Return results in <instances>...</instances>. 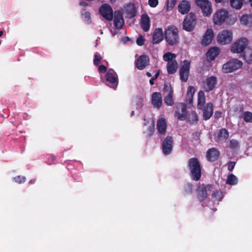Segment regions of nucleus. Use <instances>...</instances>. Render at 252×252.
Here are the masks:
<instances>
[{
    "instance_id": "f257e3e1",
    "label": "nucleus",
    "mask_w": 252,
    "mask_h": 252,
    "mask_svg": "<svg viewBox=\"0 0 252 252\" xmlns=\"http://www.w3.org/2000/svg\"><path fill=\"white\" fill-rule=\"evenodd\" d=\"M187 167L189 171L191 179L195 181L200 180L202 176V167L199 159L195 157L189 158L187 162Z\"/></svg>"
},
{
    "instance_id": "f03ea898",
    "label": "nucleus",
    "mask_w": 252,
    "mask_h": 252,
    "mask_svg": "<svg viewBox=\"0 0 252 252\" xmlns=\"http://www.w3.org/2000/svg\"><path fill=\"white\" fill-rule=\"evenodd\" d=\"M213 22L216 25H221L224 22L226 24L232 25L236 21L235 19H233L229 15L228 12L224 9H219L215 12L213 15Z\"/></svg>"
},
{
    "instance_id": "7ed1b4c3",
    "label": "nucleus",
    "mask_w": 252,
    "mask_h": 252,
    "mask_svg": "<svg viewBox=\"0 0 252 252\" xmlns=\"http://www.w3.org/2000/svg\"><path fill=\"white\" fill-rule=\"evenodd\" d=\"M179 31L175 26L167 27L164 31V38L168 45H177L179 41Z\"/></svg>"
},
{
    "instance_id": "20e7f679",
    "label": "nucleus",
    "mask_w": 252,
    "mask_h": 252,
    "mask_svg": "<svg viewBox=\"0 0 252 252\" xmlns=\"http://www.w3.org/2000/svg\"><path fill=\"white\" fill-rule=\"evenodd\" d=\"M249 40L246 37H241L233 43L231 47V51L233 53H241L247 48Z\"/></svg>"
},
{
    "instance_id": "39448f33",
    "label": "nucleus",
    "mask_w": 252,
    "mask_h": 252,
    "mask_svg": "<svg viewBox=\"0 0 252 252\" xmlns=\"http://www.w3.org/2000/svg\"><path fill=\"white\" fill-rule=\"evenodd\" d=\"M243 63L238 59H231L223 64L222 70L223 73H228L233 72L240 68Z\"/></svg>"
},
{
    "instance_id": "423d86ee",
    "label": "nucleus",
    "mask_w": 252,
    "mask_h": 252,
    "mask_svg": "<svg viewBox=\"0 0 252 252\" xmlns=\"http://www.w3.org/2000/svg\"><path fill=\"white\" fill-rule=\"evenodd\" d=\"M196 25V17L193 12H190L185 18L183 23V29L187 32L192 31Z\"/></svg>"
},
{
    "instance_id": "0eeeda50",
    "label": "nucleus",
    "mask_w": 252,
    "mask_h": 252,
    "mask_svg": "<svg viewBox=\"0 0 252 252\" xmlns=\"http://www.w3.org/2000/svg\"><path fill=\"white\" fill-rule=\"evenodd\" d=\"M195 3L201 9L204 16L209 17L211 15L213 10L210 0H195Z\"/></svg>"
},
{
    "instance_id": "6e6552de",
    "label": "nucleus",
    "mask_w": 252,
    "mask_h": 252,
    "mask_svg": "<svg viewBox=\"0 0 252 252\" xmlns=\"http://www.w3.org/2000/svg\"><path fill=\"white\" fill-rule=\"evenodd\" d=\"M191 62L185 60L183 62L179 69L180 79L183 82H186L188 80L189 75Z\"/></svg>"
},
{
    "instance_id": "1a4fd4ad",
    "label": "nucleus",
    "mask_w": 252,
    "mask_h": 252,
    "mask_svg": "<svg viewBox=\"0 0 252 252\" xmlns=\"http://www.w3.org/2000/svg\"><path fill=\"white\" fill-rule=\"evenodd\" d=\"M163 92L164 96V102L167 106L173 105L174 101L173 99L174 91L170 85L165 84L164 85Z\"/></svg>"
},
{
    "instance_id": "9d476101",
    "label": "nucleus",
    "mask_w": 252,
    "mask_h": 252,
    "mask_svg": "<svg viewBox=\"0 0 252 252\" xmlns=\"http://www.w3.org/2000/svg\"><path fill=\"white\" fill-rule=\"evenodd\" d=\"M105 78L107 85L114 89L117 88L118 84V78L113 69H110L106 73Z\"/></svg>"
},
{
    "instance_id": "9b49d317",
    "label": "nucleus",
    "mask_w": 252,
    "mask_h": 252,
    "mask_svg": "<svg viewBox=\"0 0 252 252\" xmlns=\"http://www.w3.org/2000/svg\"><path fill=\"white\" fill-rule=\"evenodd\" d=\"M212 188L210 184L199 185L197 189V198L200 202L204 201L208 196L207 192L210 191Z\"/></svg>"
},
{
    "instance_id": "f8f14e48",
    "label": "nucleus",
    "mask_w": 252,
    "mask_h": 252,
    "mask_svg": "<svg viewBox=\"0 0 252 252\" xmlns=\"http://www.w3.org/2000/svg\"><path fill=\"white\" fill-rule=\"evenodd\" d=\"M233 35L231 31L223 30L217 36V40L222 45L229 43L232 40Z\"/></svg>"
},
{
    "instance_id": "ddd939ff",
    "label": "nucleus",
    "mask_w": 252,
    "mask_h": 252,
    "mask_svg": "<svg viewBox=\"0 0 252 252\" xmlns=\"http://www.w3.org/2000/svg\"><path fill=\"white\" fill-rule=\"evenodd\" d=\"M99 12L102 16L108 21L113 18V11L112 7L107 3L102 4L99 8Z\"/></svg>"
},
{
    "instance_id": "4468645a",
    "label": "nucleus",
    "mask_w": 252,
    "mask_h": 252,
    "mask_svg": "<svg viewBox=\"0 0 252 252\" xmlns=\"http://www.w3.org/2000/svg\"><path fill=\"white\" fill-rule=\"evenodd\" d=\"M174 144L173 138L171 136H167L163 140L161 148L163 154L165 155L170 154L173 150Z\"/></svg>"
},
{
    "instance_id": "2eb2a0df",
    "label": "nucleus",
    "mask_w": 252,
    "mask_h": 252,
    "mask_svg": "<svg viewBox=\"0 0 252 252\" xmlns=\"http://www.w3.org/2000/svg\"><path fill=\"white\" fill-rule=\"evenodd\" d=\"M217 78L215 76H211L206 78L203 82L204 89L207 92L212 91L216 87L217 84Z\"/></svg>"
},
{
    "instance_id": "dca6fc26",
    "label": "nucleus",
    "mask_w": 252,
    "mask_h": 252,
    "mask_svg": "<svg viewBox=\"0 0 252 252\" xmlns=\"http://www.w3.org/2000/svg\"><path fill=\"white\" fill-rule=\"evenodd\" d=\"M202 111V120L207 121L213 116L214 105L212 102L207 103L202 109H199Z\"/></svg>"
},
{
    "instance_id": "f3484780",
    "label": "nucleus",
    "mask_w": 252,
    "mask_h": 252,
    "mask_svg": "<svg viewBox=\"0 0 252 252\" xmlns=\"http://www.w3.org/2000/svg\"><path fill=\"white\" fill-rule=\"evenodd\" d=\"M125 23L123 15L120 10L114 12V25L115 27L118 30L121 29Z\"/></svg>"
},
{
    "instance_id": "a211bd4d",
    "label": "nucleus",
    "mask_w": 252,
    "mask_h": 252,
    "mask_svg": "<svg viewBox=\"0 0 252 252\" xmlns=\"http://www.w3.org/2000/svg\"><path fill=\"white\" fill-rule=\"evenodd\" d=\"M149 63V58L147 55H141L136 60L135 65L139 70H143Z\"/></svg>"
},
{
    "instance_id": "6ab92c4d",
    "label": "nucleus",
    "mask_w": 252,
    "mask_h": 252,
    "mask_svg": "<svg viewBox=\"0 0 252 252\" xmlns=\"http://www.w3.org/2000/svg\"><path fill=\"white\" fill-rule=\"evenodd\" d=\"M220 156V152L218 149L215 148L209 149L206 152V158L211 162L217 160Z\"/></svg>"
},
{
    "instance_id": "aec40b11",
    "label": "nucleus",
    "mask_w": 252,
    "mask_h": 252,
    "mask_svg": "<svg viewBox=\"0 0 252 252\" xmlns=\"http://www.w3.org/2000/svg\"><path fill=\"white\" fill-rule=\"evenodd\" d=\"M164 35L161 28L156 29L153 34V43L157 44L160 43L163 39Z\"/></svg>"
},
{
    "instance_id": "412c9836",
    "label": "nucleus",
    "mask_w": 252,
    "mask_h": 252,
    "mask_svg": "<svg viewBox=\"0 0 252 252\" xmlns=\"http://www.w3.org/2000/svg\"><path fill=\"white\" fill-rule=\"evenodd\" d=\"M214 34L211 29H208L206 30L203 37L201 43L203 45L207 46L211 43L213 38Z\"/></svg>"
},
{
    "instance_id": "4be33fe9",
    "label": "nucleus",
    "mask_w": 252,
    "mask_h": 252,
    "mask_svg": "<svg viewBox=\"0 0 252 252\" xmlns=\"http://www.w3.org/2000/svg\"><path fill=\"white\" fill-rule=\"evenodd\" d=\"M162 95L160 93L155 92L152 94V103L154 107L159 108L162 105Z\"/></svg>"
},
{
    "instance_id": "5701e85b",
    "label": "nucleus",
    "mask_w": 252,
    "mask_h": 252,
    "mask_svg": "<svg viewBox=\"0 0 252 252\" xmlns=\"http://www.w3.org/2000/svg\"><path fill=\"white\" fill-rule=\"evenodd\" d=\"M179 109L181 110V112L180 111L176 112V115L177 116V119L180 121L185 120L187 118V114L186 105L184 103L181 104L179 106Z\"/></svg>"
},
{
    "instance_id": "b1692460",
    "label": "nucleus",
    "mask_w": 252,
    "mask_h": 252,
    "mask_svg": "<svg viewBox=\"0 0 252 252\" xmlns=\"http://www.w3.org/2000/svg\"><path fill=\"white\" fill-rule=\"evenodd\" d=\"M190 9V2L187 0H182L178 5V10L182 14H187Z\"/></svg>"
},
{
    "instance_id": "393cba45",
    "label": "nucleus",
    "mask_w": 252,
    "mask_h": 252,
    "mask_svg": "<svg viewBox=\"0 0 252 252\" xmlns=\"http://www.w3.org/2000/svg\"><path fill=\"white\" fill-rule=\"evenodd\" d=\"M157 129L160 134H164L167 129V123L165 119L161 118L158 120L157 124Z\"/></svg>"
},
{
    "instance_id": "a878e982",
    "label": "nucleus",
    "mask_w": 252,
    "mask_h": 252,
    "mask_svg": "<svg viewBox=\"0 0 252 252\" xmlns=\"http://www.w3.org/2000/svg\"><path fill=\"white\" fill-rule=\"evenodd\" d=\"M220 49L217 47L211 48L206 53V57L208 60L212 61L220 54Z\"/></svg>"
},
{
    "instance_id": "bb28decb",
    "label": "nucleus",
    "mask_w": 252,
    "mask_h": 252,
    "mask_svg": "<svg viewBox=\"0 0 252 252\" xmlns=\"http://www.w3.org/2000/svg\"><path fill=\"white\" fill-rule=\"evenodd\" d=\"M141 26L145 32H147L150 29V19L147 14H142L141 16Z\"/></svg>"
},
{
    "instance_id": "cd10ccee",
    "label": "nucleus",
    "mask_w": 252,
    "mask_h": 252,
    "mask_svg": "<svg viewBox=\"0 0 252 252\" xmlns=\"http://www.w3.org/2000/svg\"><path fill=\"white\" fill-rule=\"evenodd\" d=\"M229 136V133L226 128H221L217 133L216 141H218L226 140L228 138Z\"/></svg>"
},
{
    "instance_id": "c85d7f7f",
    "label": "nucleus",
    "mask_w": 252,
    "mask_h": 252,
    "mask_svg": "<svg viewBox=\"0 0 252 252\" xmlns=\"http://www.w3.org/2000/svg\"><path fill=\"white\" fill-rule=\"evenodd\" d=\"M136 12L135 6L133 3H130L126 7V12L128 18L134 17L136 15Z\"/></svg>"
},
{
    "instance_id": "c756f323",
    "label": "nucleus",
    "mask_w": 252,
    "mask_h": 252,
    "mask_svg": "<svg viewBox=\"0 0 252 252\" xmlns=\"http://www.w3.org/2000/svg\"><path fill=\"white\" fill-rule=\"evenodd\" d=\"M206 98L204 92L200 91L198 93V100L197 107L198 109H202L205 106Z\"/></svg>"
},
{
    "instance_id": "7c9ffc66",
    "label": "nucleus",
    "mask_w": 252,
    "mask_h": 252,
    "mask_svg": "<svg viewBox=\"0 0 252 252\" xmlns=\"http://www.w3.org/2000/svg\"><path fill=\"white\" fill-rule=\"evenodd\" d=\"M178 64L176 60L168 62L167 64V70L169 74L175 73L178 69Z\"/></svg>"
},
{
    "instance_id": "2f4dec72",
    "label": "nucleus",
    "mask_w": 252,
    "mask_h": 252,
    "mask_svg": "<svg viewBox=\"0 0 252 252\" xmlns=\"http://www.w3.org/2000/svg\"><path fill=\"white\" fill-rule=\"evenodd\" d=\"M240 21L243 25L251 27L252 26V15H243L241 17Z\"/></svg>"
},
{
    "instance_id": "473e14b6",
    "label": "nucleus",
    "mask_w": 252,
    "mask_h": 252,
    "mask_svg": "<svg viewBox=\"0 0 252 252\" xmlns=\"http://www.w3.org/2000/svg\"><path fill=\"white\" fill-rule=\"evenodd\" d=\"M188 121L191 125H196L198 121V116L195 111H192L189 114Z\"/></svg>"
},
{
    "instance_id": "72a5a7b5",
    "label": "nucleus",
    "mask_w": 252,
    "mask_h": 252,
    "mask_svg": "<svg viewBox=\"0 0 252 252\" xmlns=\"http://www.w3.org/2000/svg\"><path fill=\"white\" fill-rule=\"evenodd\" d=\"M243 58L246 62H247L248 63H252V49L249 48H247L244 52Z\"/></svg>"
},
{
    "instance_id": "f704fd0d",
    "label": "nucleus",
    "mask_w": 252,
    "mask_h": 252,
    "mask_svg": "<svg viewBox=\"0 0 252 252\" xmlns=\"http://www.w3.org/2000/svg\"><path fill=\"white\" fill-rule=\"evenodd\" d=\"M82 18L87 24H90L91 22V13L86 11L85 9H83L81 11Z\"/></svg>"
},
{
    "instance_id": "c9c22d12",
    "label": "nucleus",
    "mask_w": 252,
    "mask_h": 252,
    "mask_svg": "<svg viewBox=\"0 0 252 252\" xmlns=\"http://www.w3.org/2000/svg\"><path fill=\"white\" fill-rule=\"evenodd\" d=\"M237 178L234 175L231 174L228 175L226 183L230 185H235L237 184Z\"/></svg>"
},
{
    "instance_id": "e433bc0d",
    "label": "nucleus",
    "mask_w": 252,
    "mask_h": 252,
    "mask_svg": "<svg viewBox=\"0 0 252 252\" xmlns=\"http://www.w3.org/2000/svg\"><path fill=\"white\" fill-rule=\"evenodd\" d=\"M176 57V54L171 52H167L163 55V59L165 61L168 62V63L171 61H175V58Z\"/></svg>"
},
{
    "instance_id": "4c0bfd02",
    "label": "nucleus",
    "mask_w": 252,
    "mask_h": 252,
    "mask_svg": "<svg viewBox=\"0 0 252 252\" xmlns=\"http://www.w3.org/2000/svg\"><path fill=\"white\" fill-rule=\"evenodd\" d=\"M230 3L232 7L236 9H241L243 5L242 0H230Z\"/></svg>"
},
{
    "instance_id": "58836bf2",
    "label": "nucleus",
    "mask_w": 252,
    "mask_h": 252,
    "mask_svg": "<svg viewBox=\"0 0 252 252\" xmlns=\"http://www.w3.org/2000/svg\"><path fill=\"white\" fill-rule=\"evenodd\" d=\"M184 190L185 194H191L193 191L192 185L191 183H187L185 186Z\"/></svg>"
},
{
    "instance_id": "ea45409f",
    "label": "nucleus",
    "mask_w": 252,
    "mask_h": 252,
    "mask_svg": "<svg viewBox=\"0 0 252 252\" xmlns=\"http://www.w3.org/2000/svg\"><path fill=\"white\" fill-rule=\"evenodd\" d=\"M243 119L246 123L251 122L252 121V113L250 111H246L243 114Z\"/></svg>"
},
{
    "instance_id": "a19ab883",
    "label": "nucleus",
    "mask_w": 252,
    "mask_h": 252,
    "mask_svg": "<svg viewBox=\"0 0 252 252\" xmlns=\"http://www.w3.org/2000/svg\"><path fill=\"white\" fill-rule=\"evenodd\" d=\"M177 0H167L166 9L167 11L172 10L176 3Z\"/></svg>"
},
{
    "instance_id": "79ce46f5",
    "label": "nucleus",
    "mask_w": 252,
    "mask_h": 252,
    "mask_svg": "<svg viewBox=\"0 0 252 252\" xmlns=\"http://www.w3.org/2000/svg\"><path fill=\"white\" fill-rule=\"evenodd\" d=\"M155 132V124L154 123H152L151 125H150L147 129V136H151L153 135Z\"/></svg>"
},
{
    "instance_id": "37998d69",
    "label": "nucleus",
    "mask_w": 252,
    "mask_h": 252,
    "mask_svg": "<svg viewBox=\"0 0 252 252\" xmlns=\"http://www.w3.org/2000/svg\"><path fill=\"white\" fill-rule=\"evenodd\" d=\"M239 147V142L235 139H231L229 142V148L231 149H237Z\"/></svg>"
},
{
    "instance_id": "c03bdc74",
    "label": "nucleus",
    "mask_w": 252,
    "mask_h": 252,
    "mask_svg": "<svg viewBox=\"0 0 252 252\" xmlns=\"http://www.w3.org/2000/svg\"><path fill=\"white\" fill-rule=\"evenodd\" d=\"M102 57L101 55L96 53L95 54L94 56V64L97 66L98 65L99 62L102 60Z\"/></svg>"
},
{
    "instance_id": "a18cd8bd",
    "label": "nucleus",
    "mask_w": 252,
    "mask_h": 252,
    "mask_svg": "<svg viewBox=\"0 0 252 252\" xmlns=\"http://www.w3.org/2000/svg\"><path fill=\"white\" fill-rule=\"evenodd\" d=\"M14 180L15 182L18 184H22L25 182L26 178L24 176H21L19 175L14 177Z\"/></svg>"
},
{
    "instance_id": "49530a36",
    "label": "nucleus",
    "mask_w": 252,
    "mask_h": 252,
    "mask_svg": "<svg viewBox=\"0 0 252 252\" xmlns=\"http://www.w3.org/2000/svg\"><path fill=\"white\" fill-rule=\"evenodd\" d=\"M144 41H145V39L144 38L143 36L141 35H140L139 36V37L137 38L136 41V44L138 46H140L144 45Z\"/></svg>"
},
{
    "instance_id": "de8ad7c7",
    "label": "nucleus",
    "mask_w": 252,
    "mask_h": 252,
    "mask_svg": "<svg viewBox=\"0 0 252 252\" xmlns=\"http://www.w3.org/2000/svg\"><path fill=\"white\" fill-rule=\"evenodd\" d=\"M195 92V88L193 86H189L188 88L187 95H194Z\"/></svg>"
},
{
    "instance_id": "09e8293b",
    "label": "nucleus",
    "mask_w": 252,
    "mask_h": 252,
    "mask_svg": "<svg viewBox=\"0 0 252 252\" xmlns=\"http://www.w3.org/2000/svg\"><path fill=\"white\" fill-rule=\"evenodd\" d=\"M148 3L151 7H155L158 5V0H149Z\"/></svg>"
},
{
    "instance_id": "8fccbe9b",
    "label": "nucleus",
    "mask_w": 252,
    "mask_h": 252,
    "mask_svg": "<svg viewBox=\"0 0 252 252\" xmlns=\"http://www.w3.org/2000/svg\"><path fill=\"white\" fill-rule=\"evenodd\" d=\"M236 164V162L234 161H230L228 162L227 165V169L229 171H232Z\"/></svg>"
},
{
    "instance_id": "3c124183",
    "label": "nucleus",
    "mask_w": 252,
    "mask_h": 252,
    "mask_svg": "<svg viewBox=\"0 0 252 252\" xmlns=\"http://www.w3.org/2000/svg\"><path fill=\"white\" fill-rule=\"evenodd\" d=\"M159 75V71H158L149 81L150 84L151 85H154V81L157 79Z\"/></svg>"
},
{
    "instance_id": "603ef678",
    "label": "nucleus",
    "mask_w": 252,
    "mask_h": 252,
    "mask_svg": "<svg viewBox=\"0 0 252 252\" xmlns=\"http://www.w3.org/2000/svg\"><path fill=\"white\" fill-rule=\"evenodd\" d=\"M107 70V67L104 65H100L98 66V71L99 73H103Z\"/></svg>"
},
{
    "instance_id": "864d4df0",
    "label": "nucleus",
    "mask_w": 252,
    "mask_h": 252,
    "mask_svg": "<svg viewBox=\"0 0 252 252\" xmlns=\"http://www.w3.org/2000/svg\"><path fill=\"white\" fill-rule=\"evenodd\" d=\"M193 96L192 95H187L186 99V102L188 103L189 104H191L193 102Z\"/></svg>"
},
{
    "instance_id": "5fc2aeb1",
    "label": "nucleus",
    "mask_w": 252,
    "mask_h": 252,
    "mask_svg": "<svg viewBox=\"0 0 252 252\" xmlns=\"http://www.w3.org/2000/svg\"><path fill=\"white\" fill-rule=\"evenodd\" d=\"M200 133L198 131H196L192 133V137L195 140H197L200 136Z\"/></svg>"
},
{
    "instance_id": "6e6d98bb",
    "label": "nucleus",
    "mask_w": 252,
    "mask_h": 252,
    "mask_svg": "<svg viewBox=\"0 0 252 252\" xmlns=\"http://www.w3.org/2000/svg\"><path fill=\"white\" fill-rule=\"evenodd\" d=\"M222 112L220 111H217L215 112L214 117L216 119H219L221 117Z\"/></svg>"
},
{
    "instance_id": "4d7b16f0",
    "label": "nucleus",
    "mask_w": 252,
    "mask_h": 252,
    "mask_svg": "<svg viewBox=\"0 0 252 252\" xmlns=\"http://www.w3.org/2000/svg\"><path fill=\"white\" fill-rule=\"evenodd\" d=\"M79 4L81 6H84V7L88 5V4L87 2H86L85 1H81Z\"/></svg>"
},
{
    "instance_id": "13d9d810",
    "label": "nucleus",
    "mask_w": 252,
    "mask_h": 252,
    "mask_svg": "<svg viewBox=\"0 0 252 252\" xmlns=\"http://www.w3.org/2000/svg\"><path fill=\"white\" fill-rule=\"evenodd\" d=\"M35 181H36L35 179H32V180L30 181L29 184H34L35 182Z\"/></svg>"
},
{
    "instance_id": "bf43d9fd",
    "label": "nucleus",
    "mask_w": 252,
    "mask_h": 252,
    "mask_svg": "<svg viewBox=\"0 0 252 252\" xmlns=\"http://www.w3.org/2000/svg\"><path fill=\"white\" fill-rule=\"evenodd\" d=\"M219 193V192L218 191H214L212 193L213 197H216L217 194Z\"/></svg>"
},
{
    "instance_id": "052dcab7",
    "label": "nucleus",
    "mask_w": 252,
    "mask_h": 252,
    "mask_svg": "<svg viewBox=\"0 0 252 252\" xmlns=\"http://www.w3.org/2000/svg\"><path fill=\"white\" fill-rule=\"evenodd\" d=\"M146 75L148 76V77H151L152 76V74L149 72H147L146 73Z\"/></svg>"
},
{
    "instance_id": "680f3d73",
    "label": "nucleus",
    "mask_w": 252,
    "mask_h": 252,
    "mask_svg": "<svg viewBox=\"0 0 252 252\" xmlns=\"http://www.w3.org/2000/svg\"><path fill=\"white\" fill-rule=\"evenodd\" d=\"M134 115V111H132L131 113H130V116L132 117L133 116V115Z\"/></svg>"
},
{
    "instance_id": "e2e57ef3",
    "label": "nucleus",
    "mask_w": 252,
    "mask_h": 252,
    "mask_svg": "<svg viewBox=\"0 0 252 252\" xmlns=\"http://www.w3.org/2000/svg\"><path fill=\"white\" fill-rule=\"evenodd\" d=\"M3 34V32L2 31H0V37H1Z\"/></svg>"
},
{
    "instance_id": "0e129e2a",
    "label": "nucleus",
    "mask_w": 252,
    "mask_h": 252,
    "mask_svg": "<svg viewBox=\"0 0 252 252\" xmlns=\"http://www.w3.org/2000/svg\"><path fill=\"white\" fill-rule=\"evenodd\" d=\"M110 1L111 3H114L116 2V0H110Z\"/></svg>"
},
{
    "instance_id": "69168bd1",
    "label": "nucleus",
    "mask_w": 252,
    "mask_h": 252,
    "mask_svg": "<svg viewBox=\"0 0 252 252\" xmlns=\"http://www.w3.org/2000/svg\"><path fill=\"white\" fill-rule=\"evenodd\" d=\"M221 0H215V1L217 3H220V2H221Z\"/></svg>"
},
{
    "instance_id": "338daca9",
    "label": "nucleus",
    "mask_w": 252,
    "mask_h": 252,
    "mask_svg": "<svg viewBox=\"0 0 252 252\" xmlns=\"http://www.w3.org/2000/svg\"><path fill=\"white\" fill-rule=\"evenodd\" d=\"M249 1H250V3L251 4V5L252 6V0H249Z\"/></svg>"
},
{
    "instance_id": "774afa93",
    "label": "nucleus",
    "mask_w": 252,
    "mask_h": 252,
    "mask_svg": "<svg viewBox=\"0 0 252 252\" xmlns=\"http://www.w3.org/2000/svg\"><path fill=\"white\" fill-rule=\"evenodd\" d=\"M240 111L243 112V108H241L240 109Z\"/></svg>"
}]
</instances>
